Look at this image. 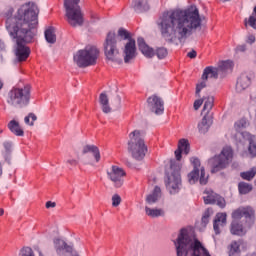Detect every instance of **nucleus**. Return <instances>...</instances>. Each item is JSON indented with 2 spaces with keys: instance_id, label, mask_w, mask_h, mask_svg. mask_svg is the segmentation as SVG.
I'll return each instance as SVG.
<instances>
[{
  "instance_id": "obj_1",
  "label": "nucleus",
  "mask_w": 256,
  "mask_h": 256,
  "mask_svg": "<svg viewBox=\"0 0 256 256\" xmlns=\"http://www.w3.org/2000/svg\"><path fill=\"white\" fill-rule=\"evenodd\" d=\"M158 29L167 43L183 41L201 27V16L197 7L167 11L157 21Z\"/></svg>"
},
{
  "instance_id": "obj_2",
  "label": "nucleus",
  "mask_w": 256,
  "mask_h": 256,
  "mask_svg": "<svg viewBox=\"0 0 256 256\" xmlns=\"http://www.w3.org/2000/svg\"><path fill=\"white\" fill-rule=\"evenodd\" d=\"M39 8L35 3H26L20 7L15 17H8L6 20V29L16 40V58L21 63L29 59L31 50L25 43L33 41V32L31 29L37 27V17Z\"/></svg>"
},
{
  "instance_id": "obj_3",
  "label": "nucleus",
  "mask_w": 256,
  "mask_h": 256,
  "mask_svg": "<svg viewBox=\"0 0 256 256\" xmlns=\"http://www.w3.org/2000/svg\"><path fill=\"white\" fill-rule=\"evenodd\" d=\"M174 245L177 256H211L209 251L203 247L201 241L193 240V237L185 228L180 230Z\"/></svg>"
},
{
  "instance_id": "obj_4",
  "label": "nucleus",
  "mask_w": 256,
  "mask_h": 256,
  "mask_svg": "<svg viewBox=\"0 0 256 256\" xmlns=\"http://www.w3.org/2000/svg\"><path fill=\"white\" fill-rule=\"evenodd\" d=\"M31 101V84H24L23 86L13 87L8 92L7 103L11 107L23 109L27 107Z\"/></svg>"
},
{
  "instance_id": "obj_5",
  "label": "nucleus",
  "mask_w": 256,
  "mask_h": 256,
  "mask_svg": "<svg viewBox=\"0 0 256 256\" xmlns=\"http://www.w3.org/2000/svg\"><path fill=\"white\" fill-rule=\"evenodd\" d=\"M129 137L128 151L134 159L141 161L147 153V146L145 145L143 135H141V131L134 130L130 133Z\"/></svg>"
},
{
  "instance_id": "obj_6",
  "label": "nucleus",
  "mask_w": 256,
  "mask_h": 256,
  "mask_svg": "<svg viewBox=\"0 0 256 256\" xmlns=\"http://www.w3.org/2000/svg\"><path fill=\"white\" fill-rule=\"evenodd\" d=\"M81 0H64L66 9V19L71 27H81L83 25V12L79 6Z\"/></svg>"
},
{
  "instance_id": "obj_7",
  "label": "nucleus",
  "mask_w": 256,
  "mask_h": 256,
  "mask_svg": "<svg viewBox=\"0 0 256 256\" xmlns=\"http://www.w3.org/2000/svg\"><path fill=\"white\" fill-rule=\"evenodd\" d=\"M97 59H99V50L95 46H88L84 50H79L74 55V63L82 68L96 65Z\"/></svg>"
},
{
  "instance_id": "obj_8",
  "label": "nucleus",
  "mask_w": 256,
  "mask_h": 256,
  "mask_svg": "<svg viewBox=\"0 0 256 256\" xmlns=\"http://www.w3.org/2000/svg\"><path fill=\"white\" fill-rule=\"evenodd\" d=\"M231 161H233V149L226 146L219 155L209 159L208 164L211 167V173H219L222 169H227Z\"/></svg>"
},
{
  "instance_id": "obj_9",
  "label": "nucleus",
  "mask_w": 256,
  "mask_h": 256,
  "mask_svg": "<svg viewBox=\"0 0 256 256\" xmlns=\"http://www.w3.org/2000/svg\"><path fill=\"white\" fill-rule=\"evenodd\" d=\"M104 54L108 61L112 63H122L121 53L117 48V34L109 32L104 42Z\"/></svg>"
},
{
  "instance_id": "obj_10",
  "label": "nucleus",
  "mask_w": 256,
  "mask_h": 256,
  "mask_svg": "<svg viewBox=\"0 0 256 256\" xmlns=\"http://www.w3.org/2000/svg\"><path fill=\"white\" fill-rule=\"evenodd\" d=\"M170 174L166 180V188L171 195H175L181 191V166L176 165L175 161H171Z\"/></svg>"
},
{
  "instance_id": "obj_11",
  "label": "nucleus",
  "mask_w": 256,
  "mask_h": 256,
  "mask_svg": "<svg viewBox=\"0 0 256 256\" xmlns=\"http://www.w3.org/2000/svg\"><path fill=\"white\" fill-rule=\"evenodd\" d=\"M193 165V170L188 174V183L195 185L199 181L200 185H207L209 183V176L205 174V168L201 167V161L197 157L190 159Z\"/></svg>"
},
{
  "instance_id": "obj_12",
  "label": "nucleus",
  "mask_w": 256,
  "mask_h": 256,
  "mask_svg": "<svg viewBox=\"0 0 256 256\" xmlns=\"http://www.w3.org/2000/svg\"><path fill=\"white\" fill-rule=\"evenodd\" d=\"M245 217L247 229H251L255 223V210L251 206L240 207L232 212V218L239 220Z\"/></svg>"
},
{
  "instance_id": "obj_13",
  "label": "nucleus",
  "mask_w": 256,
  "mask_h": 256,
  "mask_svg": "<svg viewBox=\"0 0 256 256\" xmlns=\"http://www.w3.org/2000/svg\"><path fill=\"white\" fill-rule=\"evenodd\" d=\"M126 175L125 170L117 165H113L107 170L108 179L112 181L114 187L117 189L123 187V183L125 182L123 179Z\"/></svg>"
},
{
  "instance_id": "obj_14",
  "label": "nucleus",
  "mask_w": 256,
  "mask_h": 256,
  "mask_svg": "<svg viewBox=\"0 0 256 256\" xmlns=\"http://www.w3.org/2000/svg\"><path fill=\"white\" fill-rule=\"evenodd\" d=\"M204 203L205 205H218L221 209L227 205L225 202V198L221 197V195L215 193L213 190H205L204 191Z\"/></svg>"
},
{
  "instance_id": "obj_15",
  "label": "nucleus",
  "mask_w": 256,
  "mask_h": 256,
  "mask_svg": "<svg viewBox=\"0 0 256 256\" xmlns=\"http://www.w3.org/2000/svg\"><path fill=\"white\" fill-rule=\"evenodd\" d=\"M148 107L155 113L156 115H161L163 111H165L163 100L156 95L150 96L147 99Z\"/></svg>"
},
{
  "instance_id": "obj_16",
  "label": "nucleus",
  "mask_w": 256,
  "mask_h": 256,
  "mask_svg": "<svg viewBox=\"0 0 256 256\" xmlns=\"http://www.w3.org/2000/svg\"><path fill=\"white\" fill-rule=\"evenodd\" d=\"M137 55L135 40L130 39L124 48V63H130Z\"/></svg>"
},
{
  "instance_id": "obj_17",
  "label": "nucleus",
  "mask_w": 256,
  "mask_h": 256,
  "mask_svg": "<svg viewBox=\"0 0 256 256\" xmlns=\"http://www.w3.org/2000/svg\"><path fill=\"white\" fill-rule=\"evenodd\" d=\"M54 247L59 256H65V253H73V246L67 244L63 239H55Z\"/></svg>"
},
{
  "instance_id": "obj_18",
  "label": "nucleus",
  "mask_w": 256,
  "mask_h": 256,
  "mask_svg": "<svg viewBox=\"0 0 256 256\" xmlns=\"http://www.w3.org/2000/svg\"><path fill=\"white\" fill-rule=\"evenodd\" d=\"M250 228H247V224L244 225L239 223V221L234 220L231 223L230 232L232 235H238L239 237H243V235H247V231H249Z\"/></svg>"
},
{
  "instance_id": "obj_19",
  "label": "nucleus",
  "mask_w": 256,
  "mask_h": 256,
  "mask_svg": "<svg viewBox=\"0 0 256 256\" xmlns=\"http://www.w3.org/2000/svg\"><path fill=\"white\" fill-rule=\"evenodd\" d=\"M138 49L141 51L144 57H147L148 59H151V57H155V50L153 48L149 47L147 43L145 42V39L138 38Z\"/></svg>"
},
{
  "instance_id": "obj_20",
  "label": "nucleus",
  "mask_w": 256,
  "mask_h": 256,
  "mask_svg": "<svg viewBox=\"0 0 256 256\" xmlns=\"http://www.w3.org/2000/svg\"><path fill=\"white\" fill-rule=\"evenodd\" d=\"M185 153V155H189L190 147L189 140L182 138L178 142V149L174 152L177 161H181V153Z\"/></svg>"
},
{
  "instance_id": "obj_21",
  "label": "nucleus",
  "mask_w": 256,
  "mask_h": 256,
  "mask_svg": "<svg viewBox=\"0 0 256 256\" xmlns=\"http://www.w3.org/2000/svg\"><path fill=\"white\" fill-rule=\"evenodd\" d=\"M227 225V214L226 213H218L214 219L213 227L216 235L221 233V228Z\"/></svg>"
},
{
  "instance_id": "obj_22",
  "label": "nucleus",
  "mask_w": 256,
  "mask_h": 256,
  "mask_svg": "<svg viewBox=\"0 0 256 256\" xmlns=\"http://www.w3.org/2000/svg\"><path fill=\"white\" fill-rule=\"evenodd\" d=\"M87 153H92L96 163L101 161V152L99 151V147L95 145H85L82 148V155H87Z\"/></svg>"
},
{
  "instance_id": "obj_23",
  "label": "nucleus",
  "mask_w": 256,
  "mask_h": 256,
  "mask_svg": "<svg viewBox=\"0 0 256 256\" xmlns=\"http://www.w3.org/2000/svg\"><path fill=\"white\" fill-rule=\"evenodd\" d=\"M213 124V118L209 114H205L201 122L198 124V129L200 133H207L209 128Z\"/></svg>"
},
{
  "instance_id": "obj_24",
  "label": "nucleus",
  "mask_w": 256,
  "mask_h": 256,
  "mask_svg": "<svg viewBox=\"0 0 256 256\" xmlns=\"http://www.w3.org/2000/svg\"><path fill=\"white\" fill-rule=\"evenodd\" d=\"M8 129H10L11 133L16 135V137H23V135H25V131H23V128H21V125L16 120H11L8 123Z\"/></svg>"
},
{
  "instance_id": "obj_25",
  "label": "nucleus",
  "mask_w": 256,
  "mask_h": 256,
  "mask_svg": "<svg viewBox=\"0 0 256 256\" xmlns=\"http://www.w3.org/2000/svg\"><path fill=\"white\" fill-rule=\"evenodd\" d=\"M211 77L212 79H217L219 77V68H215L213 66H208L204 69L202 74L203 81H207Z\"/></svg>"
},
{
  "instance_id": "obj_26",
  "label": "nucleus",
  "mask_w": 256,
  "mask_h": 256,
  "mask_svg": "<svg viewBox=\"0 0 256 256\" xmlns=\"http://www.w3.org/2000/svg\"><path fill=\"white\" fill-rule=\"evenodd\" d=\"M249 85H251V78H249V76L243 74L237 80L236 89H237V91H245V89H247V87H249Z\"/></svg>"
},
{
  "instance_id": "obj_27",
  "label": "nucleus",
  "mask_w": 256,
  "mask_h": 256,
  "mask_svg": "<svg viewBox=\"0 0 256 256\" xmlns=\"http://www.w3.org/2000/svg\"><path fill=\"white\" fill-rule=\"evenodd\" d=\"M158 199H161V188L159 186H155L152 193L147 195L146 203H148V205H153V203H157Z\"/></svg>"
},
{
  "instance_id": "obj_28",
  "label": "nucleus",
  "mask_w": 256,
  "mask_h": 256,
  "mask_svg": "<svg viewBox=\"0 0 256 256\" xmlns=\"http://www.w3.org/2000/svg\"><path fill=\"white\" fill-rule=\"evenodd\" d=\"M151 7L149 6V3L147 0H136L134 4V10L136 13H145L149 11Z\"/></svg>"
},
{
  "instance_id": "obj_29",
  "label": "nucleus",
  "mask_w": 256,
  "mask_h": 256,
  "mask_svg": "<svg viewBox=\"0 0 256 256\" xmlns=\"http://www.w3.org/2000/svg\"><path fill=\"white\" fill-rule=\"evenodd\" d=\"M243 244V240L232 241L229 246V256L239 255L241 253V245Z\"/></svg>"
},
{
  "instance_id": "obj_30",
  "label": "nucleus",
  "mask_w": 256,
  "mask_h": 256,
  "mask_svg": "<svg viewBox=\"0 0 256 256\" xmlns=\"http://www.w3.org/2000/svg\"><path fill=\"white\" fill-rule=\"evenodd\" d=\"M99 103L102 107L103 113H111V106H109V97L106 93H101L99 96Z\"/></svg>"
},
{
  "instance_id": "obj_31",
  "label": "nucleus",
  "mask_w": 256,
  "mask_h": 256,
  "mask_svg": "<svg viewBox=\"0 0 256 256\" xmlns=\"http://www.w3.org/2000/svg\"><path fill=\"white\" fill-rule=\"evenodd\" d=\"M202 99L204 103L202 113H206V115H209V113L211 112V109H213L215 98H213V96H207V97H203Z\"/></svg>"
},
{
  "instance_id": "obj_32",
  "label": "nucleus",
  "mask_w": 256,
  "mask_h": 256,
  "mask_svg": "<svg viewBox=\"0 0 256 256\" xmlns=\"http://www.w3.org/2000/svg\"><path fill=\"white\" fill-rule=\"evenodd\" d=\"M145 213L148 217H152L155 219V217H163L165 216V211L161 208H150L148 206L145 207Z\"/></svg>"
},
{
  "instance_id": "obj_33",
  "label": "nucleus",
  "mask_w": 256,
  "mask_h": 256,
  "mask_svg": "<svg viewBox=\"0 0 256 256\" xmlns=\"http://www.w3.org/2000/svg\"><path fill=\"white\" fill-rule=\"evenodd\" d=\"M242 137H245L250 141L248 151L251 154L252 157H256V144L253 142V136L247 132L242 133Z\"/></svg>"
},
{
  "instance_id": "obj_34",
  "label": "nucleus",
  "mask_w": 256,
  "mask_h": 256,
  "mask_svg": "<svg viewBox=\"0 0 256 256\" xmlns=\"http://www.w3.org/2000/svg\"><path fill=\"white\" fill-rule=\"evenodd\" d=\"M45 39L47 43H55L57 41V36L55 35V28L49 27L45 30Z\"/></svg>"
},
{
  "instance_id": "obj_35",
  "label": "nucleus",
  "mask_w": 256,
  "mask_h": 256,
  "mask_svg": "<svg viewBox=\"0 0 256 256\" xmlns=\"http://www.w3.org/2000/svg\"><path fill=\"white\" fill-rule=\"evenodd\" d=\"M238 190L241 195H247V193H251V191H253V185L247 182H240L238 184Z\"/></svg>"
},
{
  "instance_id": "obj_36",
  "label": "nucleus",
  "mask_w": 256,
  "mask_h": 256,
  "mask_svg": "<svg viewBox=\"0 0 256 256\" xmlns=\"http://www.w3.org/2000/svg\"><path fill=\"white\" fill-rule=\"evenodd\" d=\"M256 175V167H252L250 170L246 172L240 173V177L244 179V181H253Z\"/></svg>"
},
{
  "instance_id": "obj_37",
  "label": "nucleus",
  "mask_w": 256,
  "mask_h": 256,
  "mask_svg": "<svg viewBox=\"0 0 256 256\" xmlns=\"http://www.w3.org/2000/svg\"><path fill=\"white\" fill-rule=\"evenodd\" d=\"M37 119V115L34 113H29L25 118H24V123L26 125H29L30 127H33L35 125V120Z\"/></svg>"
},
{
  "instance_id": "obj_38",
  "label": "nucleus",
  "mask_w": 256,
  "mask_h": 256,
  "mask_svg": "<svg viewBox=\"0 0 256 256\" xmlns=\"http://www.w3.org/2000/svg\"><path fill=\"white\" fill-rule=\"evenodd\" d=\"M154 55L158 57V59H165L167 55H169V52L167 51V48L165 47H160L154 52Z\"/></svg>"
},
{
  "instance_id": "obj_39",
  "label": "nucleus",
  "mask_w": 256,
  "mask_h": 256,
  "mask_svg": "<svg viewBox=\"0 0 256 256\" xmlns=\"http://www.w3.org/2000/svg\"><path fill=\"white\" fill-rule=\"evenodd\" d=\"M228 69H233V62L229 60L221 62L218 66V71H227Z\"/></svg>"
},
{
  "instance_id": "obj_40",
  "label": "nucleus",
  "mask_w": 256,
  "mask_h": 256,
  "mask_svg": "<svg viewBox=\"0 0 256 256\" xmlns=\"http://www.w3.org/2000/svg\"><path fill=\"white\" fill-rule=\"evenodd\" d=\"M19 256H35V252L31 247H23L20 250Z\"/></svg>"
},
{
  "instance_id": "obj_41",
  "label": "nucleus",
  "mask_w": 256,
  "mask_h": 256,
  "mask_svg": "<svg viewBox=\"0 0 256 256\" xmlns=\"http://www.w3.org/2000/svg\"><path fill=\"white\" fill-rule=\"evenodd\" d=\"M118 37H121V39H128V41H130L131 34L129 31L125 30V28H119Z\"/></svg>"
},
{
  "instance_id": "obj_42",
  "label": "nucleus",
  "mask_w": 256,
  "mask_h": 256,
  "mask_svg": "<svg viewBox=\"0 0 256 256\" xmlns=\"http://www.w3.org/2000/svg\"><path fill=\"white\" fill-rule=\"evenodd\" d=\"M236 131H241V129H245L247 127V120L240 119L238 122L234 125Z\"/></svg>"
},
{
  "instance_id": "obj_43",
  "label": "nucleus",
  "mask_w": 256,
  "mask_h": 256,
  "mask_svg": "<svg viewBox=\"0 0 256 256\" xmlns=\"http://www.w3.org/2000/svg\"><path fill=\"white\" fill-rule=\"evenodd\" d=\"M248 23L252 29H256V6L254 7L253 14L249 17Z\"/></svg>"
},
{
  "instance_id": "obj_44",
  "label": "nucleus",
  "mask_w": 256,
  "mask_h": 256,
  "mask_svg": "<svg viewBox=\"0 0 256 256\" xmlns=\"http://www.w3.org/2000/svg\"><path fill=\"white\" fill-rule=\"evenodd\" d=\"M3 147L5 149V155H9L13 149V143H11L10 141H5L3 143Z\"/></svg>"
},
{
  "instance_id": "obj_45",
  "label": "nucleus",
  "mask_w": 256,
  "mask_h": 256,
  "mask_svg": "<svg viewBox=\"0 0 256 256\" xmlns=\"http://www.w3.org/2000/svg\"><path fill=\"white\" fill-rule=\"evenodd\" d=\"M119 205H121V196H119V194H114L112 196V206L119 207Z\"/></svg>"
},
{
  "instance_id": "obj_46",
  "label": "nucleus",
  "mask_w": 256,
  "mask_h": 256,
  "mask_svg": "<svg viewBox=\"0 0 256 256\" xmlns=\"http://www.w3.org/2000/svg\"><path fill=\"white\" fill-rule=\"evenodd\" d=\"M209 217H211V215L209 214V210H207L202 216V220H201L203 227H207V225L209 224Z\"/></svg>"
},
{
  "instance_id": "obj_47",
  "label": "nucleus",
  "mask_w": 256,
  "mask_h": 256,
  "mask_svg": "<svg viewBox=\"0 0 256 256\" xmlns=\"http://www.w3.org/2000/svg\"><path fill=\"white\" fill-rule=\"evenodd\" d=\"M205 87H207V84L205 82H201L200 84H197L196 86V95H198L201 93L202 89H205Z\"/></svg>"
},
{
  "instance_id": "obj_48",
  "label": "nucleus",
  "mask_w": 256,
  "mask_h": 256,
  "mask_svg": "<svg viewBox=\"0 0 256 256\" xmlns=\"http://www.w3.org/2000/svg\"><path fill=\"white\" fill-rule=\"evenodd\" d=\"M201 105H203V98L195 100L193 105L195 111H199V109L201 108Z\"/></svg>"
},
{
  "instance_id": "obj_49",
  "label": "nucleus",
  "mask_w": 256,
  "mask_h": 256,
  "mask_svg": "<svg viewBox=\"0 0 256 256\" xmlns=\"http://www.w3.org/2000/svg\"><path fill=\"white\" fill-rule=\"evenodd\" d=\"M237 53H245L247 51V46L245 44L236 47Z\"/></svg>"
},
{
  "instance_id": "obj_50",
  "label": "nucleus",
  "mask_w": 256,
  "mask_h": 256,
  "mask_svg": "<svg viewBox=\"0 0 256 256\" xmlns=\"http://www.w3.org/2000/svg\"><path fill=\"white\" fill-rule=\"evenodd\" d=\"M67 163L69 165H71L72 167H77V165H79V162L75 159H70V160H67Z\"/></svg>"
},
{
  "instance_id": "obj_51",
  "label": "nucleus",
  "mask_w": 256,
  "mask_h": 256,
  "mask_svg": "<svg viewBox=\"0 0 256 256\" xmlns=\"http://www.w3.org/2000/svg\"><path fill=\"white\" fill-rule=\"evenodd\" d=\"M56 203L55 202H52V201H48L46 202V209H53L54 207H56Z\"/></svg>"
},
{
  "instance_id": "obj_52",
  "label": "nucleus",
  "mask_w": 256,
  "mask_h": 256,
  "mask_svg": "<svg viewBox=\"0 0 256 256\" xmlns=\"http://www.w3.org/2000/svg\"><path fill=\"white\" fill-rule=\"evenodd\" d=\"M187 56H188L190 59H195V57H197V51L192 50L191 52H189V53L187 54Z\"/></svg>"
},
{
  "instance_id": "obj_53",
  "label": "nucleus",
  "mask_w": 256,
  "mask_h": 256,
  "mask_svg": "<svg viewBox=\"0 0 256 256\" xmlns=\"http://www.w3.org/2000/svg\"><path fill=\"white\" fill-rule=\"evenodd\" d=\"M254 42H255V35H249L247 39V43H249L250 45H253Z\"/></svg>"
},
{
  "instance_id": "obj_54",
  "label": "nucleus",
  "mask_w": 256,
  "mask_h": 256,
  "mask_svg": "<svg viewBox=\"0 0 256 256\" xmlns=\"http://www.w3.org/2000/svg\"><path fill=\"white\" fill-rule=\"evenodd\" d=\"M5 49V44L0 40V51H3Z\"/></svg>"
},
{
  "instance_id": "obj_55",
  "label": "nucleus",
  "mask_w": 256,
  "mask_h": 256,
  "mask_svg": "<svg viewBox=\"0 0 256 256\" xmlns=\"http://www.w3.org/2000/svg\"><path fill=\"white\" fill-rule=\"evenodd\" d=\"M3 175V165L0 162V177Z\"/></svg>"
},
{
  "instance_id": "obj_56",
  "label": "nucleus",
  "mask_w": 256,
  "mask_h": 256,
  "mask_svg": "<svg viewBox=\"0 0 256 256\" xmlns=\"http://www.w3.org/2000/svg\"><path fill=\"white\" fill-rule=\"evenodd\" d=\"M5 210H3V208H0V217H2V215H4Z\"/></svg>"
},
{
  "instance_id": "obj_57",
  "label": "nucleus",
  "mask_w": 256,
  "mask_h": 256,
  "mask_svg": "<svg viewBox=\"0 0 256 256\" xmlns=\"http://www.w3.org/2000/svg\"><path fill=\"white\" fill-rule=\"evenodd\" d=\"M38 253H39V256H44L43 255V252H41L39 249H37Z\"/></svg>"
},
{
  "instance_id": "obj_58",
  "label": "nucleus",
  "mask_w": 256,
  "mask_h": 256,
  "mask_svg": "<svg viewBox=\"0 0 256 256\" xmlns=\"http://www.w3.org/2000/svg\"><path fill=\"white\" fill-rule=\"evenodd\" d=\"M0 89H3V82L0 80Z\"/></svg>"
},
{
  "instance_id": "obj_59",
  "label": "nucleus",
  "mask_w": 256,
  "mask_h": 256,
  "mask_svg": "<svg viewBox=\"0 0 256 256\" xmlns=\"http://www.w3.org/2000/svg\"><path fill=\"white\" fill-rule=\"evenodd\" d=\"M117 99H118V102L121 103V97L118 96Z\"/></svg>"
},
{
  "instance_id": "obj_60",
  "label": "nucleus",
  "mask_w": 256,
  "mask_h": 256,
  "mask_svg": "<svg viewBox=\"0 0 256 256\" xmlns=\"http://www.w3.org/2000/svg\"><path fill=\"white\" fill-rule=\"evenodd\" d=\"M0 133H3V130L0 129Z\"/></svg>"
},
{
  "instance_id": "obj_61",
  "label": "nucleus",
  "mask_w": 256,
  "mask_h": 256,
  "mask_svg": "<svg viewBox=\"0 0 256 256\" xmlns=\"http://www.w3.org/2000/svg\"><path fill=\"white\" fill-rule=\"evenodd\" d=\"M245 25H247V20L245 21Z\"/></svg>"
}]
</instances>
